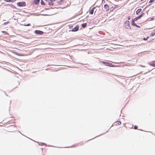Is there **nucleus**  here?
Returning <instances> with one entry per match:
<instances>
[{
    "mask_svg": "<svg viewBox=\"0 0 155 155\" xmlns=\"http://www.w3.org/2000/svg\"><path fill=\"white\" fill-rule=\"evenodd\" d=\"M125 27L127 29H130L131 28L130 25V22L128 20H126L124 24Z\"/></svg>",
    "mask_w": 155,
    "mask_h": 155,
    "instance_id": "1",
    "label": "nucleus"
},
{
    "mask_svg": "<svg viewBox=\"0 0 155 155\" xmlns=\"http://www.w3.org/2000/svg\"><path fill=\"white\" fill-rule=\"evenodd\" d=\"M17 5L20 6H25L26 3L25 2H19L17 3Z\"/></svg>",
    "mask_w": 155,
    "mask_h": 155,
    "instance_id": "2",
    "label": "nucleus"
},
{
    "mask_svg": "<svg viewBox=\"0 0 155 155\" xmlns=\"http://www.w3.org/2000/svg\"><path fill=\"white\" fill-rule=\"evenodd\" d=\"M35 33L36 34L38 35H41L43 34V32L42 31H40V30H35Z\"/></svg>",
    "mask_w": 155,
    "mask_h": 155,
    "instance_id": "3",
    "label": "nucleus"
},
{
    "mask_svg": "<svg viewBox=\"0 0 155 155\" xmlns=\"http://www.w3.org/2000/svg\"><path fill=\"white\" fill-rule=\"evenodd\" d=\"M102 63L104 64L105 65L107 66H112L113 67V66L112 65V63L108 62H103Z\"/></svg>",
    "mask_w": 155,
    "mask_h": 155,
    "instance_id": "4",
    "label": "nucleus"
},
{
    "mask_svg": "<svg viewBox=\"0 0 155 155\" xmlns=\"http://www.w3.org/2000/svg\"><path fill=\"white\" fill-rule=\"evenodd\" d=\"M79 26L77 25L75 27L72 29V31L73 32L77 31L79 30Z\"/></svg>",
    "mask_w": 155,
    "mask_h": 155,
    "instance_id": "5",
    "label": "nucleus"
},
{
    "mask_svg": "<svg viewBox=\"0 0 155 155\" xmlns=\"http://www.w3.org/2000/svg\"><path fill=\"white\" fill-rule=\"evenodd\" d=\"M104 8L106 11H108L110 9V7L107 4H105L104 5Z\"/></svg>",
    "mask_w": 155,
    "mask_h": 155,
    "instance_id": "6",
    "label": "nucleus"
},
{
    "mask_svg": "<svg viewBox=\"0 0 155 155\" xmlns=\"http://www.w3.org/2000/svg\"><path fill=\"white\" fill-rule=\"evenodd\" d=\"M121 122L120 121H117L115 122L114 124V125L116 126H117L118 125H120L121 124Z\"/></svg>",
    "mask_w": 155,
    "mask_h": 155,
    "instance_id": "7",
    "label": "nucleus"
},
{
    "mask_svg": "<svg viewBox=\"0 0 155 155\" xmlns=\"http://www.w3.org/2000/svg\"><path fill=\"white\" fill-rule=\"evenodd\" d=\"M149 64L151 66L155 67V61L149 63Z\"/></svg>",
    "mask_w": 155,
    "mask_h": 155,
    "instance_id": "8",
    "label": "nucleus"
},
{
    "mask_svg": "<svg viewBox=\"0 0 155 155\" xmlns=\"http://www.w3.org/2000/svg\"><path fill=\"white\" fill-rule=\"evenodd\" d=\"M16 0H5V1L7 2H15Z\"/></svg>",
    "mask_w": 155,
    "mask_h": 155,
    "instance_id": "9",
    "label": "nucleus"
},
{
    "mask_svg": "<svg viewBox=\"0 0 155 155\" xmlns=\"http://www.w3.org/2000/svg\"><path fill=\"white\" fill-rule=\"evenodd\" d=\"M142 9L141 8L138 9L136 12V14L138 15L141 11Z\"/></svg>",
    "mask_w": 155,
    "mask_h": 155,
    "instance_id": "10",
    "label": "nucleus"
},
{
    "mask_svg": "<svg viewBox=\"0 0 155 155\" xmlns=\"http://www.w3.org/2000/svg\"><path fill=\"white\" fill-rule=\"evenodd\" d=\"M95 8H93L91 10L90 12L89 13L91 14H93L94 12V9Z\"/></svg>",
    "mask_w": 155,
    "mask_h": 155,
    "instance_id": "11",
    "label": "nucleus"
},
{
    "mask_svg": "<svg viewBox=\"0 0 155 155\" xmlns=\"http://www.w3.org/2000/svg\"><path fill=\"white\" fill-rule=\"evenodd\" d=\"M34 1V2L35 4H38L40 1V0H33Z\"/></svg>",
    "mask_w": 155,
    "mask_h": 155,
    "instance_id": "12",
    "label": "nucleus"
},
{
    "mask_svg": "<svg viewBox=\"0 0 155 155\" xmlns=\"http://www.w3.org/2000/svg\"><path fill=\"white\" fill-rule=\"evenodd\" d=\"M87 23L83 24L82 25V27L83 28H84L87 26Z\"/></svg>",
    "mask_w": 155,
    "mask_h": 155,
    "instance_id": "13",
    "label": "nucleus"
},
{
    "mask_svg": "<svg viewBox=\"0 0 155 155\" xmlns=\"http://www.w3.org/2000/svg\"><path fill=\"white\" fill-rule=\"evenodd\" d=\"M134 21L133 20L132 21L131 24L134 26L136 25V24L135 23Z\"/></svg>",
    "mask_w": 155,
    "mask_h": 155,
    "instance_id": "14",
    "label": "nucleus"
},
{
    "mask_svg": "<svg viewBox=\"0 0 155 155\" xmlns=\"http://www.w3.org/2000/svg\"><path fill=\"white\" fill-rule=\"evenodd\" d=\"M144 13H142V14H141L140 15L138 16V18H139V19L140 18L143 16V15H144Z\"/></svg>",
    "mask_w": 155,
    "mask_h": 155,
    "instance_id": "15",
    "label": "nucleus"
},
{
    "mask_svg": "<svg viewBox=\"0 0 155 155\" xmlns=\"http://www.w3.org/2000/svg\"><path fill=\"white\" fill-rule=\"evenodd\" d=\"M155 35V33L154 32H152L150 35V36H153Z\"/></svg>",
    "mask_w": 155,
    "mask_h": 155,
    "instance_id": "16",
    "label": "nucleus"
},
{
    "mask_svg": "<svg viewBox=\"0 0 155 155\" xmlns=\"http://www.w3.org/2000/svg\"><path fill=\"white\" fill-rule=\"evenodd\" d=\"M41 3L42 5H45V3L44 1L42 0H41Z\"/></svg>",
    "mask_w": 155,
    "mask_h": 155,
    "instance_id": "17",
    "label": "nucleus"
},
{
    "mask_svg": "<svg viewBox=\"0 0 155 155\" xmlns=\"http://www.w3.org/2000/svg\"><path fill=\"white\" fill-rule=\"evenodd\" d=\"M138 19H139V18H138V17H136L135 18H134V19H133V20L134 21H135L137 20Z\"/></svg>",
    "mask_w": 155,
    "mask_h": 155,
    "instance_id": "18",
    "label": "nucleus"
},
{
    "mask_svg": "<svg viewBox=\"0 0 155 155\" xmlns=\"http://www.w3.org/2000/svg\"><path fill=\"white\" fill-rule=\"evenodd\" d=\"M137 128H138V127H137V126L136 125H135L134 127V129H137Z\"/></svg>",
    "mask_w": 155,
    "mask_h": 155,
    "instance_id": "19",
    "label": "nucleus"
},
{
    "mask_svg": "<svg viewBox=\"0 0 155 155\" xmlns=\"http://www.w3.org/2000/svg\"><path fill=\"white\" fill-rule=\"evenodd\" d=\"M149 38V37L148 36L147 37V38H143V40H145V41H146V40L148 38Z\"/></svg>",
    "mask_w": 155,
    "mask_h": 155,
    "instance_id": "20",
    "label": "nucleus"
},
{
    "mask_svg": "<svg viewBox=\"0 0 155 155\" xmlns=\"http://www.w3.org/2000/svg\"><path fill=\"white\" fill-rule=\"evenodd\" d=\"M24 25L25 26H29L30 25V24H28Z\"/></svg>",
    "mask_w": 155,
    "mask_h": 155,
    "instance_id": "21",
    "label": "nucleus"
},
{
    "mask_svg": "<svg viewBox=\"0 0 155 155\" xmlns=\"http://www.w3.org/2000/svg\"><path fill=\"white\" fill-rule=\"evenodd\" d=\"M154 1V0H150V1L149 2V3H152Z\"/></svg>",
    "mask_w": 155,
    "mask_h": 155,
    "instance_id": "22",
    "label": "nucleus"
},
{
    "mask_svg": "<svg viewBox=\"0 0 155 155\" xmlns=\"http://www.w3.org/2000/svg\"><path fill=\"white\" fill-rule=\"evenodd\" d=\"M9 23V22H5V23H4V24L5 25V24H7V23Z\"/></svg>",
    "mask_w": 155,
    "mask_h": 155,
    "instance_id": "23",
    "label": "nucleus"
},
{
    "mask_svg": "<svg viewBox=\"0 0 155 155\" xmlns=\"http://www.w3.org/2000/svg\"><path fill=\"white\" fill-rule=\"evenodd\" d=\"M115 8H118V5H115Z\"/></svg>",
    "mask_w": 155,
    "mask_h": 155,
    "instance_id": "24",
    "label": "nucleus"
},
{
    "mask_svg": "<svg viewBox=\"0 0 155 155\" xmlns=\"http://www.w3.org/2000/svg\"><path fill=\"white\" fill-rule=\"evenodd\" d=\"M135 26H136V27H137V28H140V26H138V25H135Z\"/></svg>",
    "mask_w": 155,
    "mask_h": 155,
    "instance_id": "25",
    "label": "nucleus"
},
{
    "mask_svg": "<svg viewBox=\"0 0 155 155\" xmlns=\"http://www.w3.org/2000/svg\"><path fill=\"white\" fill-rule=\"evenodd\" d=\"M15 54H16V55H18V56H21V55H20L16 53H15Z\"/></svg>",
    "mask_w": 155,
    "mask_h": 155,
    "instance_id": "26",
    "label": "nucleus"
},
{
    "mask_svg": "<svg viewBox=\"0 0 155 155\" xmlns=\"http://www.w3.org/2000/svg\"><path fill=\"white\" fill-rule=\"evenodd\" d=\"M130 17H129L128 18V20H130Z\"/></svg>",
    "mask_w": 155,
    "mask_h": 155,
    "instance_id": "27",
    "label": "nucleus"
},
{
    "mask_svg": "<svg viewBox=\"0 0 155 155\" xmlns=\"http://www.w3.org/2000/svg\"><path fill=\"white\" fill-rule=\"evenodd\" d=\"M63 0H60V1H59V2H61Z\"/></svg>",
    "mask_w": 155,
    "mask_h": 155,
    "instance_id": "28",
    "label": "nucleus"
},
{
    "mask_svg": "<svg viewBox=\"0 0 155 155\" xmlns=\"http://www.w3.org/2000/svg\"><path fill=\"white\" fill-rule=\"evenodd\" d=\"M2 32H5V31H2Z\"/></svg>",
    "mask_w": 155,
    "mask_h": 155,
    "instance_id": "29",
    "label": "nucleus"
},
{
    "mask_svg": "<svg viewBox=\"0 0 155 155\" xmlns=\"http://www.w3.org/2000/svg\"><path fill=\"white\" fill-rule=\"evenodd\" d=\"M154 32H155V29H154Z\"/></svg>",
    "mask_w": 155,
    "mask_h": 155,
    "instance_id": "30",
    "label": "nucleus"
}]
</instances>
